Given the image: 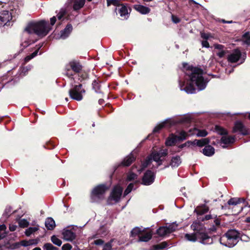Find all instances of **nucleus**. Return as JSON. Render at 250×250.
Returning a JSON list of instances; mask_svg holds the SVG:
<instances>
[{
    "instance_id": "412c9836",
    "label": "nucleus",
    "mask_w": 250,
    "mask_h": 250,
    "mask_svg": "<svg viewBox=\"0 0 250 250\" xmlns=\"http://www.w3.org/2000/svg\"><path fill=\"white\" fill-rule=\"evenodd\" d=\"M72 30V26L70 24L66 25V27L61 32L60 38L62 39H65L68 37Z\"/></svg>"
},
{
    "instance_id": "79ce46f5",
    "label": "nucleus",
    "mask_w": 250,
    "mask_h": 250,
    "mask_svg": "<svg viewBox=\"0 0 250 250\" xmlns=\"http://www.w3.org/2000/svg\"><path fill=\"white\" fill-rule=\"evenodd\" d=\"M43 250H58V249L51 243H46L43 247Z\"/></svg>"
},
{
    "instance_id": "0e129e2a",
    "label": "nucleus",
    "mask_w": 250,
    "mask_h": 250,
    "mask_svg": "<svg viewBox=\"0 0 250 250\" xmlns=\"http://www.w3.org/2000/svg\"><path fill=\"white\" fill-rule=\"evenodd\" d=\"M233 71V68L228 67L226 69V73L229 74Z\"/></svg>"
},
{
    "instance_id": "6ab92c4d",
    "label": "nucleus",
    "mask_w": 250,
    "mask_h": 250,
    "mask_svg": "<svg viewBox=\"0 0 250 250\" xmlns=\"http://www.w3.org/2000/svg\"><path fill=\"white\" fill-rule=\"evenodd\" d=\"M188 132H189V135H195L197 137H204L208 135V132L205 129H198L196 128H193V129H190L188 130Z\"/></svg>"
},
{
    "instance_id": "6e6d98bb",
    "label": "nucleus",
    "mask_w": 250,
    "mask_h": 250,
    "mask_svg": "<svg viewBox=\"0 0 250 250\" xmlns=\"http://www.w3.org/2000/svg\"><path fill=\"white\" fill-rule=\"evenodd\" d=\"M214 47L215 49L218 50L219 51H221L224 50V46L222 44H215L214 45Z\"/></svg>"
},
{
    "instance_id": "4be33fe9",
    "label": "nucleus",
    "mask_w": 250,
    "mask_h": 250,
    "mask_svg": "<svg viewBox=\"0 0 250 250\" xmlns=\"http://www.w3.org/2000/svg\"><path fill=\"white\" fill-rule=\"evenodd\" d=\"M192 142L193 147L195 146L203 147L208 144L210 142V140L208 138L202 139L200 140L195 139L194 141H193Z\"/></svg>"
},
{
    "instance_id": "72a5a7b5",
    "label": "nucleus",
    "mask_w": 250,
    "mask_h": 250,
    "mask_svg": "<svg viewBox=\"0 0 250 250\" xmlns=\"http://www.w3.org/2000/svg\"><path fill=\"white\" fill-rule=\"evenodd\" d=\"M208 208L205 205H203L201 207H197L195 209V211L198 214H203L208 212Z\"/></svg>"
},
{
    "instance_id": "a19ab883",
    "label": "nucleus",
    "mask_w": 250,
    "mask_h": 250,
    "mask_svg": "<svg viewBox=\"0 0 250 250\" xmlns=\"http://www.w3.org/2000/svg\"><path fill=\"white\" fill-rule=\"evenodd\" d=\"M188 135H190L189 133L188 134L185 131H181L179 133V135L177 136V140H185L187 138V137Z\"/></svg>"
},
{
    "instance_id": "f8f14e48",
    "label": "nucleus",
    "mask_w": 250,
    "mask_h": 250,
    "mask_svg": "<svg viewBox=\"0 0 250 250\" xmlns=\"http://www.w3.org/2000/svg\"><path fill=\"white\" fill-rule=\"evenodd\" d=\"M123 188L119 186H115L109 197L108 202L114 201V203H117L120 200L121 197L123 192Z\"/></svg>"
},
{
    "instance_id": "c03bdc74",
    "label": "nucleus",
    "mask_w": 250,
    "mask_h": 250,
    "mask_svg": "<svg viewBox=\"0 0 250 250\" xmlns=\"http://www.w3.org/2000/svg\"><path fill=\"white\" fill-rule=\"evenodd\" d=\"M66 14V10L64 8H61L57 14L58 20H62L63 16Z\"/></svg>"
},
{
    "instance_id": "774afa93",
    "label": "nucleus",
    "mask_w": 250,
    "mask_h": 250,
    "mask_svg": "<svg viewBox=\"0 0 250 250\" xmlns=\"http://www.w3.org/2000/svg\"><path fill=\"white\" fill-rule=\"evenodd\" d=\"M237 114H243V115H244L245 116H247L248 115L249 118L250 119V113H246L245 114L236 113L233 114V115H237Z\"/></svg>"
},
{
    "instance_id": "bb28decb",
    "label": "nucleus",
    "mask_w": 250,
    "mask_h": 250,
    "mask_svg": "<svg viewBox=\"0 0 250 250\" xmlns=\"http://www.w3.org/2000/svg\"><path fill=\"white\" fill-rule=\"evenodd\" d=\"M40 241L39 239H31L29 240H23L21 242V245L24 247H27L31 245H36Z\"/></svg>"
},
{
    "instance_id": "58836bf2",
    "label": "nucleus",
    "mask_w": 250,
    "mask_h": 250,
    "mask_svg": "<svg viewBox=\"0 0 250 250\" xmlns=\"http://www.w3.org/2000/svg\"><path fill=\"white\" fill-rule=\"evenodd\" d=\"M92 87L93 89L95 90V91L97 93H100V89L101 87V85L99 83V82L97 80L93 81L92 83Z\"/></svg>"
},
{
    "instance_id": "ea45409f",
    "label": "nucleus",
    "mask_w": 250,
    "mask_h": 250,
    "mask_svg": "<svg viewBox=\"0 0 250 250\" xmlns=\"http://www.w3.org/2000/svg\"><path fill=\"white\" fill-rule=\"evenodd\" d=\"M6 227L5 225H1L0 226V239H2L6 236Z\"/></svg>"
},
{
    "instance_id": "e2e57ef3",
    "label": "nucleus",
    "mask_w": 250,
    "mask_h": 250,
    "mask_svg": "<svg viewBox=\"0 0 250 250\" xmlns=\"http://www.w3.org/2000/svg\"><path fill=\"white\" fill-rule=\"evenodd\" d=\"M56 21V18L54 16L50 19V24L51 25H53Z\"/></svg>"
},
{
    "instance_id": "aec40b11",
    "label": "nucleus",
    "mask_w": 250,
    "mask_h": 250,
    "mask_svg": "<svg viewBox=\"0 0 250 250\" xmlns=\"http://www.w3.org/2000/svg\"><path fill=\"white\" fill-rule=\"evenodd\" d=\"M135 158L132 153H130L129 155L126 156L123 161L120 163L119 166H123L128 167L130 166L132 163L135 160Z\"/></svg>"
},
{
    "instance_id": "5fc2aeb1",
    "label": "nucleus",
    "mask_w": 250,
    "mask_h": 250,
    "mask_svg": "<svg viewBox=\"0 0 250 250\" xmlns=\"http://www.w3.org/2000/svg\"><path fill=\"white\" fill-rule=\"evenodd\" d=\"M119 3L118 0H107V5L109 6L111 4L117 5Z\"/></svg>"
},
{
    "instance_id": "864d4df0",
    "label": "nucleus",
    "mask_w": 250,
    "mask_h": 250,
    "mask_svg": "<svg viewBox=\"0 0 250 250\" xmlns=\"http://www.w3.org/2000/svg\"><path fill=\"white\" fill-rule=\"evenodd\" d=\"M71 249L72 246L69 243L64 244L62 248V250H71Z\"/></svg>"
},
{
    "instance_id": "393cba45",
    "label": "nucleus",
    "mask_w": 250,
    "mask_h": 250,
    "mask_svg": "<svg viewBox=\"0 0 250 250\" xmlns=\"http://www.w3.org/2000/svg\"><path fill=\"white\" fill-rule=\"evenodd\" d=\"M134 7L136 11L142 14H148L150 11L149 8L140 4L135 5Z\"/></svg>"
},
{
    "instance_id": "4c0bfd02",
    "label": "nucleus",
    "mask_w": 250,
    "mask_h": 250,
    "mask_svg": "<svg viewBox=\"0 0 250 250\" xmlns=\"http://www.w3.org/2000/svg\"><path fill=\"white\" fill-rule=\"evenodd\" d=\"M51 240L54 244L59 247L61 246L62 244V241L55 235L51 236Z\"/></svg>"
},
{
    "instance_id": "09e8293b",
    "label": "nucleus",
    "mask_w": 250,
    "mask_h": 250,
    "mask_svg": "<svg viewBox=\"0 0 250 250\" xmlns=\"http://www.w3.org/2000/svg\"><path fill=\"white\" fill-rule=\"evenodd\" d=\"M113 240H111L109 242L104 245L103 250H111L112 249V242Z\"/></svg>"
},
{
    "instance_id": "2f4dec72",
    "label": "nucleus",
    "mask_w": 250,
    "mask_h": 250,
    "mask_svg": "<svg viewBox=\"0 0 250 250\" xmlns=\"http://www.w3.org/2000/svg\"><path fill=\"white\" fill-rule=\"evenodd\" d=\"M45 225L48 230H52L55 227V221L52 218H48L45 220Z\"/></svg>"
},
{
    "instance_id": "0eeeda50",
    "label": "nucleus",
    "mask_w": 250,
    "mask_h": 250,
    "mask_svg": "<svg viewBox=\"0 0 250 250\" xmlns=\"http://www.w3.org/2000/svg\"><path fill=\"white\" fill-rule=\"evenodd\" d=\"M85 93V90L83 88L81 84L74 85L69 91V95L70 98L78 101H80L83 99V94Z\"/></svg>"
},
{
    "instance_id": "7c9ffc66",
    "label": "nucleus",
    "mask_w": 250,
    "mask_h": 250,
    "mask_svg": "<svg viewBox=\"0 0 250 250\" xmlns=\"http://www.w3.org/2000/svg\"><path fill=\"white\" fill-rule=\"evenodd\" d=\"M181 163V160L179 156H175L171 158L170 165L172 167H178Z\"/></svg>"
},
{
    "instance_id": "20e7f679",
    "label": "nucleus",
    "mask_w": 250,
    "mask_h": 250,
    "mask_svg": "<svg viewBox=\"0 0 250 250\" xmlns=\"http://www.w3.org/2000/svg\"><path fill=\"white\" fill-rule=\"evenodd\" d=\"M52 29L51 26L44 21L29 23L24 29L28 34H35L40 37L46 36Z\"/></svg>"
},
{
    "instance_id": "cd10ccee",
    "label": "nucleus",
    "mask_w": 250,
    "mask_h": 250,
    "mask_svg": "<svg viewBox=\"0 0 250 250\" xmlns=\"http://www.w3.org/2000/svg\"><path fill=\"white\" fill-rule=\"evenodd\" d=\"M146 228L143 229L142 227H135L131 231V236H141L143 232H144L146 231Z\"/></svg>"
},
{
    "instance_id": "49530a36",
    "label": "nucleus",
    "mask_w": 250,
    "mask_h": 250,
    "mask_svg": "<svg viewBox=\"0 0 250 250\" xmlns=\"http://www.w3.org/2000/svg\"><path fill=\"white\" fill-rule=\"evenodd\" d=\"M19 225L21 227L25 228L28 226L29 223L25 219H21L19 221Z\"/></svg>"
},
{
    "instance_id": "052dcab7",
    "label": "nucleus",
    "mask_w": 250,
    "mask_h": 250,
    "mask_svg": "<svg viewBox=\"0 0 250 250\" xmlns=\"http://www.w3.org/2000/svg\"><path fill=\"white\" fill-rule=\"evenodd\" d=\"M17 228V226L14 224H10L9 227L10 230L11 231H15L16 229Z\"/></svg>"
},
{
    "instance_id": "4468645a",
    "label": "nucleus",
    "mask_w": 250,
    "mask_h": 250,
    "mask_svg": "<svg viewBox=\"0 0 250 250\" xmlns=\"http://www.w3.org/2000/svg\"><path fill=\"white\" fill-rule=\"evenodd\" d=\"M155 174L151 170L146 171L142 178V183L145 185H150L155 179Z\"/></svg>"
},
{
    "instance_id": "2eb2a0df",
    "label": "nucleus",
    "mask_w": 250,
    "mask_h": 250,
    "mask_svg": "<svg viewBox=\"0 0 250 250\" xmlns=\"http://www.w3.org/2000/svg\"><path fill=\"white\" fill-rule=\"evenodd\" d=\"M118 11L117 14H119L122 20H126L129 17V12L127 7L125 5H118L116 8Z\"/></svg>"
},
{
    "instance_id": "c756f323",
    "label": "nucleus",
    "mask_w": 250,
    "mask_h": 250,
    "mask_svg": "<svg viewBox=\"0 0 250 250\" xmlns=\"http://www.w3.org/2000/svg\"><path fill=\"white\" fill-rule=\"evenodd\" d=\"M177 140V136L172 134L167 139L165 144L167 146H171L174 145Z\"/></svg>"
},
{
    "instance_id": "39448f33",
    "label": "nucleus",
    "mask_w": 250,
    "mask_h": 250,
    "mask_svg": "<svg viewBox=\"0 0 250 250\" xmlns=\"http://www.w3.org/2000/svg\"><path fill=\"white\" fill-rule=\"evenodd\" d=\"M240 237V233L235 229L229 230L219 239L221 244L232 248L238 242Z\"/></svg>"
},
{
    "instance_id": "c9c22d12",
    "label": "nucleus",
    "mask_w": 250,
    "mask_h": 250,
    "mask_svg": "<svg viewBox=\"0 0 250 250\" xmlns=\"http://www.w3.org/2000/svg\"><path fill=\"white\" fill-rule=\"evenodd\" d=\"M42 44L40 45L38 49L34 51L33 53H32L30 55H28L26 56L24 59V62H27L28 61H29L30 60L34 58L37 55V54L38 53V50L42 46Z\"/></svg>"
},
{
    "instance_id": "473e14b6",
    "label": "nucleus",
    "mask_w": 250,
    "mask_h": 250,
    "mask_svg": "<svg viewBox=\"0 0 250 250\" xmlns=\"http://www.w3.org/2000/svg\"><path fill=\"white\" fill-rule=\"evenodd\" d=\"M167 246L168 245L166 242H163L159 244L153 246L152 248L149 250H164Z\"/></svg>"
},
{
    "instance_id": "69168bd1",
    "label": "nucleus",
    "mask_w": 250,
    "mask_h": 250,
    "mask_svg": "<svg viewBox=\"0 0 250 250\" xmlns=\"http://www.w3.org/2000/svg\"><path fill=\"white\" fill-rule=\"evenodd\" d=\"M11 208H6L5 210V212H4V214H7V215H9V214H11Z\"/></svg>"
},
{
    "instance_id": "423d86ee",
    "label": "nucleus",
    "mask_w": 250,
    "mask_h": 250,
    "mask_svg": "<svg viewBox=\"0 0 250 250\" xmlns=\"http://www.w3.org/2000/svg\"><path fill=\"white\" fill-rule=\"evenodd\" d=\"M191 118L188 115L178 117L174 119H168L157 125L153 129V132H158L164 127L167 126L168 127L177 124L189 123Z\"/></svg>"
},
{
    "instance_id": "ddd939ff",
    "label": "nucleus",
    "mask_w": 250,
    "mask_h": 250,
    "mask_svg": "<svg viewBox=\"0 0 250 250\" xmlns=\"http://www.w3.org/2000/svg\"><path fill=\"white\" fill-rule=\"evenodd\" d=\"M233 132H239L243 135L250 134V130L247 128L240 122L235 123L233 128Z\"/></svg>"
},
{
    "instance_id": "5701e85b",
    "label": "nucleus",
    "mask_w": 250,
    "mask_h": 250,
    "mask_svg": "<svg viewBox=\"0 0 250 250\" xmlns=\"http://www.w3.org/2000/svg\"><path fill=\"white\" fill-rule=\"evenodd\" d=\"M91 1L92 0H87ZM73 8L74 10H78L82 8L85 2V0H72Z\"/></svg>"
},
{
    "instance_id": "3c124183",
    "label": "nucleus",
    "mask_w": 250,
    "mask_h": 250,
    "mask_svg": "<svg viewBox=\"0 0 250 250\" xmlns=\"http://www.w3.org/2000/svg\"><path fill=\"white\" fill-rule=\"evenodd\" d=\"M35 42V41L31 40L25 41L24 42L21 43V46H23V48H26L27 46H28L30 44Z\"/></svg>"
},
{
    "instance_id": "f03ea898",
    "label": "nucleus",
    "mask_w": 250,
    "mask_h": 250,
    "mask_svg": "<svg viewBox=\"0 0 250 250\" xmlns=\"http://www.w3.org/2000/svg\"><path fill=\"white\" fill-rule=\"evenodd\" d=\"M167 154L168 151L166 149H162L159 151H153L142 164L140 168H138L136 166L132 167V171L129 172L127 176V180L130 181L136 179L137 175L134 173L136 170L139 174L141 173L152 160L156 162L158 166L161 165Z\"/></svg>"
},
{
    "instance_id": "a18cd8bd",
    "label": "nucleus",
    "mask_w": 250,
    "mask_h": 250,
    "mask_svg": "<svg viewBox=\"0 0 250 250\" xmlns=\"http://www.w3.org/2000/svg\"><path fill=\"white\" fill-rule=\"evenodd\" d=\"M134 184L132 183H130L127 187L126 189L124 192V195L125 196L129 194L133 189Z\"/></svg>"
},
{
    "instance_id": "a211bd4d",
    "label": "nucleus",
    "mask_w": 250,
    "mask_h": 250,
    "mask_svg": "<svg viewBox=\"0 0 250 250\" xmlns=\"http://www.w3.org/2000/svg\"><path fill=\"white\" fill-rule=\"evenodd\" d=\"M62 235L64 240L67 241H72L76 237L75 233L69 229L63 230Z\"/></svg>"
},
{
    "instance_id": "1a4fd4ad",
    "label": "nucleus",
    "mask_w": 250,
    "mask_h": 250,
    "mask_svg": "<svg viewBox=\"0 0 250 250\" xmlns=\"http://www.w3.org/2000/svg\"><path fill=\"white\" fill-rule=\"evenodd\" d=\"M13 22L11 12L6 10L0 12V24L3 26H10L12 25Z\"/></svg>"
},
{
    "instance_id": "13d9d810",
    "label": "nucleus",
    "mask_w": 250,
    "mask_h": 250,
    "mask_svg": "<svg viewBox=\"0 0 250 250\" xmlns=\"http://www.w3.org/2000/svg\"><path fill=\"white\" fill-rule=\"evenodd\" d=\"M226 53V52L225 50H223L221 51H219V52L217 53V55L219 58H221L225 56Z\"/></svg>"
},
{
    "instance_id": "f257e3e1",
    "label": "nucleus",
    "mask_w": 250,
    "mask_h": 250,
    "mask_svg": "<svg viewBox=\"0 0 250 250\" xmlns=\"http://www.w3.org/2000/svg\"><path fill=\"white\" fill-rule=\"evenodd\" d=\"M187 63H184V68L185 69V81H179L180 90L184 91L188 94L195 93L196 87L198 90H203L207 86L208 80L203 76V70L197 67L188 66Z\"/></svg>"
},
{
    "instance_id": "37998d69",
    "label": "nucleus",
    "mask_w": 250,
    "mask_h": 250,
    "mask_svg": "<svg viewBox=\"0 0 250 250\" xmlns=\"http://www.w3.org/2000/svg\"><path fill=\"white\" fill-rule=\"evenodd\" d=\"M215 130L218 134L221 135H225L227 133V132L225 129L218 125L215 126Z\"/></svg>"
},
{
    "instance_id": "f3484780",
    "label": "nucleus",
    "mask_w": 250,
    "mask_h": 250,
    "mask_svg": "<svg viewBox=\"0 0 250 250\" xmlns=\"http://www.w3.org/2000/svg\"><path fill=\"white\" fill-rule=\"evenodd\" d=\"M234 141V136H223L220 140V144L223 148H226L227 145L233 143Z\"/></svg>"
},
{
    "instance_id": "f704fd0d",
    "label": "nucleus",
    "mask_w": 250,
    "mask_h": 250,
    "mask_svg": "<svg viewBox=\"0 0 250 250\" xmlns=\"http://www.w3.org/2000/svg\"><path fill=\"white\" fill-rule=\"evenodd\" d=\"M38 229L39 228L37 227H29L25 230V234L27 236H29L32 234H33L34 232L37 231Z\"/></svg>"
},
{
    "instance_id": "dca6fc26",
    "label": "nucleus",
    "mask_w": 250,
    "mask_h": 250,
    "mask_svg": "<svg viewBox=\"0 0 250 250\" xmlns=\"http://www.w3.org/2000/svg\"><path fill=\"white\" fill-rule=\"evenodd\" d=\"M66 67L71 69L73 71L79 73L82 68L80 62L76 60H72L69 62Z\"/></svg>"
},
{
    "instance_id": "680f3d73",
    "label": "nucleus",
    "mask_w": 250,
    "mask_h": 250,
    "mask_svg": "<svg viewBox=\"0 0 250 250\" xmlns=\"http://www.w3.org/2000/svg\"><path fill=\"white\" fill-rule=\"evenodd\" d=\"M203 47L208 48L209 47V43L208 41H204L202 42Z\"/></svg>"
},
{
    "instance_id": "c85d7f7f",
    "label": "nucleus",
    "mask_w": 250,
    "mask_h": 250,
    "mask_svg": "<svg viewBox=\"0 0 250 250\" xmlns=\"http://www.w3.org/2000/svg\"><path fill=\"white\" fill-rule=\"evenodd\" d=\"M152 233L151 232H147L144 234H142L139 236L138 242H148L152 238Z\"/></svg>"
},
{
    "instance_id": "e433bc0d",
    "label": "nucleus",
    "mask_w": 250,
    "mask_h": 250,
    "mask_svg": "<svg viewBox=\"0 0 250 250\" xmlns=\"http://www.w3.org/2000/svg\"><path fill=\"white\" fill-rule=\"evenodd\" d=\"M242 40L245 44L250 45V35L249 32H246L243 35Z\"/></svg>"
},
{
    "instance_id": "9b49d317",
    "label": "nucleus",
    "mask_w": 250,
    "mask_h": 250,
    "mask_svg": "<svg viewBox=\"0 0 250 250\" xmlns=\"http://www.w3.org/2000/svg\"><path fill=\"white\" fill-rule=\"evenodd\" d=\"M246 57V54L244 53L242 54L241 51L238 49L233 50L232 53L228 57V60L230 62H236L239 60H242L241 63L244 62Z\"/></svg>"
},
{
    "instance_id": "6e6552de",
    "label": "nucleus",
    "mask_w": 250,
    "mask_h": 250,
    "mask_svg": "<svg viewBox=\"0 0 250 250\" xmlns=\"http://www.w3.org/2000/svg\"><path fill=\"white\" fill-rule=\"evenodd\" d=\"M107 188L104 185H101L95 187L91 193V198L94 201L103 199Z\"/></svg>"
},
{
    "instance_id": "de8ad7c7",
    "label": "nucleus",
    "mask_w": 250,
    "mask_h": 250,
    "mask_svg": "<svg viewBox=\"0 0 250 250\" xmlns=\"http://www.w3.org/2000/svg\"><path fill=\"white\" fill-rule=\"evenodd\" d=\"M187 147H190L191 146L192 148V147H193V142H192V141H187L185 143L179 146V148H184L185 147H187Z\"/></svg>"
},
{
    "instance_id": "bf43d9fd",
    "label": "nucleus",
    "mask_w": 250,
    "mask_h": 250,
    "mask_svg": "<svg viewBox=\"0 0 250 250\" xmlns=\"http://www.w3.org/2000/svg\"><path fill=\"white\" fill-rule=\"evenodd\" d=\"M104 243V241L100 239L94 241V244L96 245H103Z\"/></svg>"
},
{
    "instance_id": "7ed1b4c3",
    "label": "nucleus",
    "mask_w": 250,
    "mask_h": 250,
    "mask_svg": "<svg viewBox=\"0 0 250 250\" xmlns=\"http://www.w3.org/2000/svg\"><path fill=\"white\" fill-rule=\"evenodd\" d=\"M193 233H186L185 239L190 242H198L203 245H210L213 243L212 238L206 232V228L199 222H194L190 226Z\"/></svg>"
},
{
    "instance_id": "b1692460",
    "label": "nucleus",
    "mask_w": 250,
    "mask_h": 250,
    "mask_svg": "<svg viewBox=\"0 0 250 250\" xmlns=\"http://www.w3.org/2000/svg\"><path fill=\"white\" fill-rule=\"evenodd\" d=\"M241 200L244 201V199L231 198L228 201L227 204L222 207V208H226L228 206H237L241 202Z\"/></svg>"
},
{
    "instance_id": "8fccbe9b",
    "label": "nucleus",
    "mask_w": 250,
    "mask_h": 250,
    "mask_svg": "<svg viewBox=\"0 0 250 250\" xmlns=\"http://www.w3.org/2000/svg\"><path fill=\"white\" fill-rule=\"evenodd\" d=\"M32 68L31 65H28L26 67H24L22 68L21 71V75H22L23 76H25L27 72L30 70Z\"/></svg>"
},
{
    "instance_id": "338daca9",
    "label": "nucleus",
    "mask_w": 250,
    "mask_h": 250,
    "mask_svg": "<svg viewBox=\"0 0 250 250\" xmlns=\"http://www.w3.org/2000/svg\"><path fill=\"white\" fill-rule=\"evenodd\" d=\"M211 218H212V217H211V215H209V214H208V215H206L205 216V218L202 219V220H208L210 219Z\"/></svg>"
},
{
    "instance_id": "9d476101",
    "label": "nucleus",
    "mask_w": 250,
    "mask_h": 250,
    "mask_svg": "<svg viewBox=\"0 0 250 250\" xmlns=\"http://www.w3.org/2000/svg\"><path fill=\"white\" fill-rule=\"evenodd\" d=\"M178 225L173 223L168 226H162L157 230V233L159 236L164 237L174 231L177 229Z\"/></svg>"
},
{
    "instance_id": "4d7b16f0",
    "label": "nucleus",
    "mask_w": 250,
    "mask_h": 250,
    "mask_svg": "<svg viewBox=\"0 0 250 250\" xmlns=\"http://www.w3.org/2000/svg\"><path fill=\"white\" fill-rule=\"evenodd\" d=\"M171 19L172 21L175 23H179L180 21V19L177 16L172 15Z\"/></svg>"
},
{
    "instance_id": "603ef678",
    "label": "nucleus",
    "mask_w": 250,
    "mask_h": 250,
    "mask_svg": "<svg viewBox=\"0 0 250 250\" xmlns=\"http://www.w3.org/2000/svg\"><path fill=\"white\" fill-rule=\"evenodd\" d=\"M240 239L245 242H249L250 241V238L246 235L241 234Z\"/></svg>"
},
{
    "instance_id": "a878e982",
    "label": "nucleus",
    "mask_w": 250,
    "mask_h": 250,
    "mask_svg": "<svg viewBox=\"0 0 250 250\" xmlns=\"http://www.w3.org/2000/svg\"><path fill=\"white\" fill-rule=\"evenodd\" d=\"M215 149L210 145L206 146L203 149V153L207 156H211L214 154Z\"/></svg>"
}]
</instances>
